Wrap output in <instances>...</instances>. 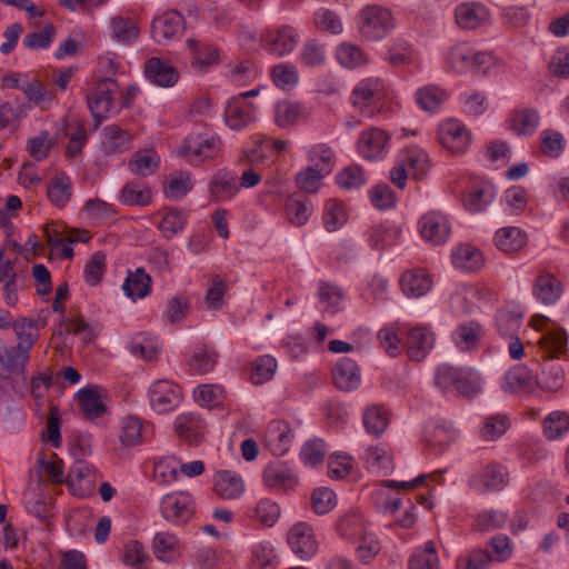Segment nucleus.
Wrapping results in <instances>:
<instances>
[{
  "label": "nucleus",
  "mask_w": 569,
  "mask_h": 569,
  "mask_svg": "<svg viewBox=\"0 0 569 569\" xmlns=\"http://www.w3.org/2000/svg\"><path fill=\"white\" fill-rule=\"evenodd\" d=\"M47 196L53 206L64 208L72 197L70 177L63 172L54 174L49 181Z\"/></svg>",
  "instance_id": "nucleus-35"
},
{
  "label": "nucleus",
  "mask_w": 569,
  "mask_h": 569,
  "mask_svg": "<svg viewBox=\"0 0 569 569\" xmlns=\"http://www.w3.org/2000/svg\"><path fill=\"white\" fill-rule=\"evenodd\" d=\"M490 18L487 8L476 1L462 2L455 9V21L462 30H475Z\"/></svg>",
  "instance_id": "nucleus-15"
},
{
  "label": "nucleus",
  "mask_w": 569,
  "mask_h": 569,
  "mask_svg": "<svg viewBox=\"0 0 569 569\" xmlns=\"http://www.w3.org/2000/svg\"><path fill=\"white\" fill-rule=\"evenodd\" d=\"M184 29V18L178 11H167L153 19L151 33L156 42L162 44L180 36Z\"/></svg>",
  "instance_id": "nucleus-14"
},
{
  "label": "nucleus",
  "mask_w": 569,
  "mask_h": 569,
  "mask_svg": "<svg viewBox=\"0 0 569 569\" xmlns=\"http://www.w3.org/2000/svg\"><path fill=\"white\" fill-rule=\"evenodd\" d=\"M419 227L421 237L435 246L445 243L451 232L447 217L439 211H430L422 216Z\"/></svg>",
  "instance_id": "nucleus-13"
},
{
  "label": "nucleus",
  "mask_w": 569,
  "mask_h": 569,
  "mask_svg": "<svg viewBox=\"0 0 569 569\" xmlns=\"http://www.w3.org/2000/svg\"><path fill=\"white\" fill-rule=\"evenodd\" d=\"M144 74L150 82L162 88L173 87L179 81L176 68L157 57L146 61Z\"/></svg>",
  "instance_id": "nucleus-20"
},
{
  "label": "nucleus",
  "mask_w": 569,
  "mask_h": 569,
  "mask_svg": "<svg viewBox=\"0 0 569 569\" xmlns=\"http://www.w3.org/2000/svg\"><path fill=\"white\" fill-rule=\"evenodd\" d=\"M438 139L450 153L462 154L470 146L471 132L462 122L450 119L439 126Z\"/></svg>",
  "instance_id": "nucleus-8"
},
{
  "label": "nucleus",
  "mask_w": 569,
  "mask_h": 569,
  "mask_svg": "<svg viewBox=\"0 0 569 569\" xmlns=\"http://www.w3.org/2000/svg\"><path fill=\"white\" fill-rule=\"evenodd\" d=\"M492 199L493 192L489 186L473 188L463 197V204L468 211L477 213L483 211Z\"/></svg>",
  "instance_id": "nucleus-62"
},
{
  "label": "nucleus",
  "mask_w": 569,
  "mask_h": 569,
  "mask_svg": "<svg viewBox=\"0 0 569 569\" xmlns=\"http://www.w3.org/2000/svg\"><path fill=\"white\" fill-rule=\"evenodd\" d=\"M213 490L222 499H238L244 492V481L236 472L220 470L213 477Z\"/></svg>",
  "instance_id": "nucleus-23"
},
{
  "label": "nucleus",
  "mask_w": 569,
  "mask_h": 569,
  "mask_svg": "<svg viewBox=\"0 0 569 569\" xmlns=\"http://www.w3.org/2000/svg\"><path fill=\"white\" fill-rule=\"evenodd\" d=\"M539 346L542 357L553 359L560 357L567 347V333L563 328L548 329L540 338Z\"/></svg>",
  "instance_id": "nucleus-40"
},
{
  "label": "nucleus",
  "mask_w": 569,
  "mask_h": 569,
  "mask_svg": "<svg viewBox=\"0 0 569 569\" xmlns=\"http://www.w3.org/2000/svg\"><path fill=\"white\" fill-rule=\"evenodd\" d=\"M408 569H440L436 543L429 540L416 548L408 560Z\"/></svg>",
  "instance_id": "nucleus-39"
},
{
  "label": "nucleus",
  "mask_w": 569,
  "mask_h": 569,
  "mask_svg": "<svg viewBox=\"0 0 569 569\" xmlns=\"http://www.w3.org/2000/svg\"><path fill=\"white\" fill-rule=\"evenodd\" d=\"M400 286L406 296L419 298L431 289L432 281L422 269L408 270L401 276Z\"/></svg>",
  "instance_id": "nucleus-33"
},
{
  "label": "nucleus",
  "mask_w": 569,
  "mask_h": 569,
  "mask_svg": "<svg viewBox=\"0 0 569 569\" xmlns=\"http://www.w3.org/2000/svg\"><path fill=\"white\" fill-rule=\"evenodd\" d=\"M362 423L370 436L381 437L390 423L388 409L381 405L368 406L362 415Z\"/></svg>",
  "instance_id": "nucleus-32"
},
{
  "label": "nucleus",
  "mask_w": 569,
  "mask_h": 569,
  "mask_svg": "<svg viewBox=\"0 0 569 569\" xmlns=\"http://www.w3.org/2000/svg\"><path fill=\"white\" fill-rule=\"evenodd\" d=\"M180 389L168 380H158L149 388L151 408L158 413L173 410L180 402Z\"/></svg>",
  "instance_id": "nucleus-12"
},
{
  "label": "nucleus",
  "mask_w": 569,
  "mask_h": 569,
  "mask_svg": "<svg viewBox=\"0 0 569 569\" xmlns=\"http://www.w3.org/2000/svg\"><path fill=\"white\" fill-rule=\"evenodd\" d=\"M193 188L191 173L188 171H178L170 176L166 187L164 194L169 199H179L186 196Z\"/></svg>",
  "instance_id": "nucleus-51"
},
{
  "label": "nucleus",
  "mask_w": 569,
  "mask_h": 569,
  "mask_svg": "<svg viewBox=\"0 0 569 569\" xmlns=\"http://www.w3.org/2000/svg\"><path fill=\"white\" fill-rule=\"evenodd\" d=\"M129 349L133 356L147 361L153 360L159 352L157 342L149 335L143 332L136 333L131 338Z\"/></svg>",
  "instance_id": "nucleus-50"
},
{
  "label": "nucleus",
  "mask_w": 569,
  "mask_h": 569,
  "mask_svg": "<svg viewBox=\"0 0 569 569\" xmlns=\"http://www.w3.org/2000/svg\"><path fill=\"white\" fill-rule=\"evenodd\" d=\"M415 99L422 110L437 112L448 99V92L437 84H426L416 91Z\"/></svg>",
  "instance_id": "nucleus-36"
},
{
  "label": "nucleus",
  "mask_w": 569,
  "mask_h": 569,
  "mask_svg": "<svg viewBox=\"0 0 569 569\" xmlns=\"http://www.w3.org/2000/svg\"><path fill=\"white\" fill-rule=\"evenodd\" d=\"M186 224V214L176 208H170L166 211L160 220L158 228L163 237L172 238L179 233Z\"/></svg>",
  "instance_id": "nucleus-63"
},
{
  "label": "nucleus",
  "mask_w": 569,
  "mask_h": 569,
  "mask_svg": "<svg viewBox=\"0 0 569 569\" xmlns=\"http://www.w3.org/2000/svg\"><path fill=\"white\" fill-rule=\"evenodd\" d=\"M562 291V282L551 273H542L535 279L532 293L543 305L556 303Z\"/></svg>",
  "instance_id": "nucleus-25"
},
{
  "label": "nucleus",
  "mask_w": 569,
  "mask_h": 569,
  "mask_svg": "<svg viewBox=\"0 0 569 569\" xmlns=\"http://www.w3.org/2000/svg\"><path fill=\"white\" fill-rule=\"evenodd\" d=\"M121 560L133 569H147L150 558L141 542L130 540L123 546Z\"/></svg>",
  "instance_id": "nucleus-52"
},
{
  "label": "nucleus",
  "mask_w": 569,
  "mask_h": 569,
  "mask_svg": "<svg viewBox=\"0 0 569 569\" xmlns=\"http://www.w3.org/2000/svg\"><path fill=\"white\" fill-rule=\"evenodd\" d=\"M120 200L126 206H149L152 201L151 189L140 182L131 181L123 186Z\"/></svg>",
  "instance_id": "nucleus-44"
},
{
  "label": "nucleus",
  "mask_w": 569,
  "mask_h": 569,
  "mask_svg": "<svg viewBox=\"0 0 569 569\" xmlns=\"http://www.w3.org/2000/svg\"><path fill=\"white\" fill-rule=\"evenodd\" d=\"M398 159L408 169L410 177L415 179L423 177L429 170L428 154L420 148H408L400 153Z\"/></svg>",
  "instance_id": "nucleus-38"
},
{
  "label": "nucleus",
  "mask_w": 569,
  "mask_h": 569,
  "mask_svg": "<svg viewBox=\"0 0 569 569\" xmlns=\"http://www.w3.org/2000/svg\"><path fill=\"white\" fill-rule=\"evenodd\" d=\"M284 211L287 220L296 227L305 226L312 214L311 201L302 194H291L286 199Z\"/></svg>",
  "instance_id": "nucleus-31"
},
{
  "label": "nucleus",
  "mask_w": 569,
  "mask_h": 569,
  "mask_svg": "<svg viewBox=\"0 0 569 569\" xmlns=\"http://www.w3.org/2000/svg\"><path fill=\"white\" fill-rule=\"evenodd\" d=\"M332 378L341 391L356 390L361 382L360 368L355 360L343 357L336 363Z\"/></svg>",
  "instance_id": "nucleus-21"
},
{
  "label": "nucleus",
  "mask_w": 569,
  "mask_h": 569,
  "mask_svg": "<svg viewBox=\"0 0 569 569\" xmlns=\"http://www.w3.org/2000/svg\"><path fill=\"white\" fill-rule=\"evenodd\" d=\"M217 359L218 353L213 348L202 346L194 349L188 365L192 371L204 375L214 368Z\"/></svg>",
  "instance_id": "nucleus-49"
},
{
  "label": "nucleus",
  "mask_w": 569,
  "mask_h": 569,
  "mask_svg": "<svg viewBox=\"0 0 569 569\" xmlns=\"http://www.w3.org/2000/svg\"><path fill=\"white\" fill-rule=\"evenodd\" d=\"M508 481L506 468L490 463L470 479V486L479 491L500 490Z\"/></svg>",
  "instance_id": "nucleus-19"
},
{
  "label": "nucleus",
  "mask_w": 569,
  "mask_h": 569,
  "mask_svg": "<svg viewBox=\"0 0 569 569\" xmlns=\"http://www.w3.org/2000/svg\"><path fill=\"white\" fill-rule=\"evenodd\" d=\"M273 83L282 90H291L298 84L299 73L292 63L281 62L271 68Z\"/></svg>",
  "instance_id": "nucleus-53"
},
{
  "label": "nucleus",
  "mask_w": 569,
  "mask_h": 569,
  "mask_svg": "<svg viewBox=\"0 0 569 569\" xmlns=\"http://www.w3.org/2000/svg\"><path fill=\"white\" fill-rule=\"evenodd\" d=\"M222 140L214 132L190 133L183 140L180 153L191 164H201L218 158L222 151Z\"/></svg>",
  "instance_id": "nucleus-4"
},
{
  "label": "nucleus",
  "mask_w": 569,
  "mask_h": 569,
  "mask_svg": "<svg viewBox=\"0 0 569 569\" xmlns=\"http://www.w3.org/2000/svg\"><path fill=\"white\" fill-rule=\"evenodd\" d=\"M152 280L143 268H137L134 271H129L122 289L127 297L132 300L143 299L151 291Z\"/></svg>",
  "instance_id": "nucleus-34"
},
{
  "label": "nucleus",
  "mask_w": 569,
  "mask_h": 569,
  "mask_svg": "<svg viewBox=\"0 0 569 569\" xmlns=\"http://www.w3.org/2000/svg\"><path fill=\"white\" fill-rule=\"evenodd\" d=\"M531 371L526 366H515L505 376L502 389L506 392H518L530 386Z\"/></svg>",
  "instance_id": "nucleus-54"
},
{
  "label": "nucleus",
  "mask_w": 569,
  "mask_h": 569,
  "mask_svg": "<svg viewBox=\"0 0 569 569\" xmlns=\"http://www.w3.org/2000/svg\"><path fill=\"white\" fill-rule=\"evenodd\" d=\"M277 370V361L271 356H260L251 365L250 380L254 385H262L272 379Z\"/></svg>",
  "instance_id": "nucleus-55"
},
{
  "label": "nucleus",
  "mask_w": 569,
  "mask_h": 569,
  "mask_svg": "<svg viewBox=\"0 0 569 569\" xmlns=\"http://www.w3.org/2000/svg\"><path fill=\"white\" fill-rule=\"evenodd\" d=\"M94 481L96 475L93 467L83 460H78L71 466L66 480L71 488L78 486L81 489L91 488Z\"/></svg>",
  "instance_id": "nucleus-45"
},
{
  "label": "nucleus",
  "mask_w": 569,
  "mask_h": 569,
  "mask_svg": "<svg viewBox=\"0 0 569 569\" xmlns=\"http://www.w3.org/2000/svg\"><path fill=\"white\" fill-rule=\"evenodd\" d=\"M483 335L482 326L477 321L460 323L452 333V340L460 351H471L478 348Z\"/></svg>",
  "instance_id": "nucleus-28"
},
{
  "label": "nucleus",
  "mask_w": 569,
  "mask_h": 569,
  "mask_svg": "<svg viewBox=\"0 0 569 569\" xmlns=\"http://www.w3.org/2000/svg\"><path fill=\"white\" fill-rule=\"evenodd\" d=\"M208 191L216 202L232 200L240 192L237 173L228 168L218 169L209 180Z\"/></svg>",
  "instance_id": "nucleus-10"
},
{
  "label": "nucleus",
  "mask_w": 569,
  "mask_h": 569,
  "mask_svg": "<svg viewBox=\"0 0 569 569\" xmlns=\"http://www.w3.org/2000/svg\"><path fill=\"white\" fill-rule=\"evenodd\" d=\"M160 511L167 521L182 526L193 515V499L189 493L182 491L168 493L161 500Z\"/></svg>",
  "instance_id": "nucleus-7"
},
{
  "label": "nucleus",
  "mask_w": 569,
  "mask_h": 569,
  "mask_svg": "<svg viewBox=\"0 0 569 569\" xmlns=\"http://www.w3.org/2000/svg\"><path fill=\"white\" fill-rule=\"evenodd\" d=\"M387 99V87L379 77H366L352 89L349 101L362 116L371 118L378 114Z\"/></svg>",
  "instance_id": "nucleus-2"
},
{
  "label": "nucleus",
  "mask_w": 569,
  "mask_h": 569,
  "mask_svg": "<svg viewBox=\"0 0 569 569\" xmlns=\"http://www.w3.org/2000/svg\"><path fill=\"white\" fill-rule=\"evenodd\" d=\"M174 430L178 437L189 445H198L203 439L206 423L198 415L184 412L177 416Z\"/></svg>",
  "instance_id": "nucleus-18"
},
{
  "label": "nucleus",
  "mask_w": 569,
  "mask_h": 569,
  "mask_svg": "<svg viewBox=\"0 0 569 569\" xmlns=\"http://www.w3.org/2000/svg\"><path fill=\"white\" fill-rule=\"evenodd\" d=\"M299 58L309 68L323 66L327 59L325 44L317 40L306 41L300 49Z\"/></svg>",
  "instance_id": "nucleus-58"
},
{
  "label": "nucleus",
  "mask_w": 569,
  "mask_h": 569,
  "mask_svg": "<svg viewBox=\"0 0 569 569\" xmlns=\"http://www.w3.org/2000/svg\"><path fill=\"white\" fill-rule=\"evenodd\" d=\"M452 263L457 269L472 272L483 264L482 253L470 244H461L452 250Z\"/></svg>",
  "instance_id": "nucleus-37"
},
{
  "label": "nucleus",
  "mask_w": 569,
  "mask_h": 569,
  "mask_svg": "<svg viewBox=\"0 0 569 569\" xmlns=\"http://www.w3.org/2000/svg\"><path fill=\"white\" fill-rule=\"evenodd\" d=\"M540 117L536 109L515 110L510 117L511 129L519 136H531L539 126Z\"/></svg>",
  "instance_id": "nucleus-43"
},
{
  "label": "nucleus",
  "mask_w": 569,
  "mask_h": 569,
  "mask_svg": "<svg viewBox=\"0 0 569 569\" xmlns=\"http://www.w3.org/2000/svg\"><path fill=\"white\" fill-rule=\"evenodd\" d=\"M256 106L241 98H232L224 110V122L232 130H241L256 120Z\"/></svg>",
  "instance_id": "nucleus-16"
},
{
  "label": "nucleus",
  "mask_w": 569,
  "mask_h": 569,
  "mask_svg": "<svg viewBox=\"0 0 569 569\" xmlns=\"http://www.w3.org/2000/svg\"><path fill=\"white\" fill-rule=\"evenodd\" d=\"M291 430L282 420L271 421L266 430L264 440L268 449L276 456L286 453L291 445Z\"/></svg>",
  "instance_id": "nucleus-24"
},
{
  "label": "nucleus",
  "mask_w": 569,
  "mask_h": 569,
  "mask_svg": "<svg viewBox=\"0 0 569 569\" xmlns=\"http://www.w3.org/2000/svg\"><path fill=\"white\" fill-rule=\"evenodd\" d=\"M131 134L117 124L103 128L102 148L108 156L128 151L131 148Z\"/></svg>",
  "instance_id": "nucleus-30"
},
{
  "label": "nucleus",
  "mask_w": 569,
  "mask_h": 569,
  "mask_svg": "<svg viewBox=\"0 0 569 569\" xmlns=\"http://www.w3.org/2000/svg\"><path fill=\"white\" fill-rule=\"evenodd\" d=\"M510 426V420L505 415H492L485 419L480 428V438L485 441H495L506 433Z\"/></svg>",
  "instance_id": "nucleus-57"
},
{
  "label": "nucleus",
  "mask_w": 569,
  "mask_h": 569,
  "mask_svg": "<svg viewBox=\"0 0 569 569\" xmlns=\"http://www.w3.org/2000/svg\"><path fill=\"white\" fill-rule=\"evenodd\" d=\"M110 30L112 37L121 43L130 44L139 37V28L130 19L122 16L111 18Z\"/></svg>",
  "instance_id": "nucleus-46"
},
{
  "label": "nucleus",
  "mask_w": 569,
  "mask_h": 569,
  "mask_svg": "<svg viewBox=\"0 0 569 569\" xmlns=\"http://www.w3.org/2000/svg\"><path fill=\"white\" fill-rule=\"evenodd\" d=\"M117 89L118 84L114 80L103 79L87 93V103L97 124L114 109L113 93Z\"/></svg>",
  "instance_id": "nucleus-6"
},
{
  "label": "nucleus",
  "mask_w": 569,
  "mask_h": 569,
  "mask_svg": "<svg viewBox=\"0 0 569 569\" xmlns=\"http://www.w3.org/2000/svg\"><path fill=\"white\" fill-rule=\"evenodd\" d=\"M391 12L380 6H367L359 16L358 29L361 36L369 41H379L393 29Z\"/></svg>",
  "instance_id": "nucleus-5"
},
{
  "label": "nucleus",
  "mask_w": 569,
  "mask_h": 569,
  "mask_svg": "<svg viewBox=\"0 0 569 569\" xmlns=\"http://www.w3.org/2000/svg\"><path fill=\"white\" fill-rule=\"evenodd\" d=\"M14 333L19 340L16 347L0 348V377L2 370L9 373H18L27 379V363L30 350L38 339L37 329L30 319L21 318L13 323Z\"/></svg>",
  "instance_id": "nucleus-1"
},
{
  "label": "nucleus",
  "mask_w": 569,
  "mask_h": 569,
  "mask_svg": "<svg viewBox=\"0 0 569 569\" xmlns=\"http://www.w3.org/2000/svg\"><path fill=\"white\" fill-rule=\"evenodd\" d=\"M78 405L83 417L87 419H97L106 412V406L96 387H86L78 391Z\"/></svg>",
  "instance_id": "nucleus-41"
},
{
  "label": "nucleus",
  "mask_w": 569,
  "mask_h": 569,
  "mask_svg": "<svg viewBox=\"0 0 569 569\" xmlns=\"http://www.w3.org/2000/svg\"><path fill=\"white\" fill-rule=\"evenodd\" d=\"M159 164V158L149 150L137 151L129 161L131 172L139 176H149L153 173Z\"/></svg>",
  "instance_id": "nucleus-61"
},
{
  "label": "nucleus",
  "mask_w": 569,
  "mask_h": 569,
  "mask_svg": "<svg viewBox=\"0 0 569 569\" xmlns=\"http://www.w3.org/2000/svg\"><path fill=\"white\" fill-rule=\"evenodd\" d=\"M287 541L291 551L301 559L311 558L318 550L313 528L306 521L297 522L289 529Z\"/></svg>",
  "instance_id": "nucleus-9"
},
{
  "label": "nucleus",
  "mask_w": 569,
  "mask_h": 569,
  "mask_svg": "<svg viewBox=\"0 0 569 569\" xmlns=\"http://www.w3.org/2000/svg\"><path fill=\"white\" fill-rule=\"evenodd\" d=\"M229 80L237 86H244L256 79V69L251 61L243 60L227 64Z\"/></svg>",
  "instance_id": "nucleus-64"
},
{
  "label": "nucleus",
  "mask_w": 569,
  "mask_h": 569,
  "mask_svg": "<svg viewBox=\"0 0 569 569\" xmlns=\"http://www.w3.org/2000/svg\"><path fill=\"white\" fill-rule=\"evenodd\" d=\"M280 506L269 498L259 500L251 510V517L266 527H272L280 518Z\"/></svg>",
  "instance_id": "nucleus-56"
},
{
  "label": "nucleus",
  "mask_w": 569,
  "mask_h": 569,
  "mask_svg": "<svg viewBox=\"0 0 569 569\" xmlns=\"http://www.w3.org/2000/svg\"><path fill=\"white\" fill-rule=\"evenodd\" d=\"M299 37L296 28L288 24L280 26L266 36L267 49L278 57H283L296 48Z\"/></svg>",
  "instance_id": "nucleus-17"
},
{
  "label": "nucleus",
  "mask_w": 569,
  "mask_h": 569,
  "mask_svg": "<svg viewBox=\"0 0 569 569\" xmlns=\"http://www.w3.org/2000/svg\"><path fill=\"white\" fill-rule=\"evenodd\" d=\"M270 159L271 154H269V150H266L264 137L254 136L252 146L242 150L239 161L250 166H260Z\"/></svg>",
  "instance_id": "nucleus-59"
},
{
  "label": "nucleus",
  "mask_w": 569,
  "mask_h": 569,
  "mask_svg": "<svg viewBox=\"0 0 569 569\" xmlns=\"http://www.w3.org/2000/svg\"><path fill=\"white\" fill-rule=\"evenodd\" d=\"M389 140L387 131L371 127L360 133L357 142L358 152L368 160L381 158L388 151Z\"/></svg>",
  "instance_id": "nucleus-11"
},
{
  "label": "nucleus",
  "mask_w": 569,
  "mask_h": 569,
  "mask_svg": "<svg viewBox=\"0 0 569 569\" xmlns=\"http://www.w3.org/2000/svg\"><path fill=\"white\" fill-rule=\"evenodd\" d=\"M188 47L193 51L191 67L198 71H206L220 62L219 50L208 43H203L193 38L187 40Z\"/></svg>",
  "instance_id": "nucleus-29"
},
{
  "label": "nucleus",
  "mask_w": 569,
  "mask_h": 569,
  "mask_svg": "<svg viewBox=\"0 0 569 569\" xmlns=\"http://www.w3.org/2000/svg\"><path fill=\"white\" fill-rule=\"evenodd\" d=\"M336 57L339 63L348 69L365 67L370 61L367 52L349 42H342L337 47Z\"/></svg>",
  "instance_id": "nucleus-42"
},
{
  "label": "nucleus",
  "mask_w": 569,
  "mask_h": 569,
  "mask_svg": "<svg viewBox=\"0 0 569 569\" xmlns=\"http://www.w3.org/2000/svg\"><path fill=\"white\" fill-rule=\"evenodd\" d=\"M26 98L36 106L50 104L56 94L52 90L47 89L44 83L37 77L29 76L26 86L23 87Z\"/></svg>",
  "instance_id": "nucleus-47"
},
{
  "label": "nucleus",
  "mask_w": 569,
  "mask_h": 569,
  "mask_svg": "<svg viewBox=\"0 0 569 569\" xmlns=\"http://www.w3.org/2000/svg\"><path fill=\"white\" fill-rule=\"evenodd\" d=\"M416 51L412 46L406 41L393 42L387 51V61L392 67H402L413 63Z\"/></svg>",
  "instance_id": "nucleus-60"
},
{
  "label": "nucleus",
  "mask_w": 569,
  "mask_h": 569,
  "mask_svg": "<svg viewBox=\"0 0 569 569\" xmlns=\"http://www.w3.org/2000/svg\"><path fill=\"white\" fill-rule=\"evenodd\" d=\"M367 469L372 471L392 469V456L385 446H370L362 456Z\"/></svg>",
  "instance_id": "nucleus-48"
},
{
  "label": "nucleus",
  "mask_w": 569,
  "mask_h": 569,
  "mask_svg": "<svg viewBox=\"0 0 569 569\" xmlns=\"http://www.w3.org/2000/svg\"><path fill=\"white\" fill-rule=\"evenodd\" d=\"M263 483L269 489L287 491L297 486L298 479L286 465H269L262 473Z\"/></svg>",
  "instance_id": "nucleus-27"
},
{
  "label": "nucleus",
  "mask_w": 569,
  "mask_h": 569,
  "mask_svg": "<svg viewBox=\"0 0 569 569\" xmlns=\"http://www.w3.org/2000/svg\"><path fill=\"white\" fill-rule=\"evenodd\" d=\"M435 343L433 333L423 326L412 328L408 333L407 353L410 360L421 361L426 358Z\"/></svg>",
  "instance_id": "nucleus-22"
},
{
  "label": "nucleus",
  "mask_w": 569,
  "mask_h": 569,
  "mask_svg": "<svg viewBox=\"0 0 569 569\" xmlns=\"http://www.w3.org/2000/svg\"><path fill=\"white\" fill-rule=\"evenodd\" d=\"M495 246L505 253H516L528 243L527 233L518 227H503L496 231Z\"/></svg>",
  "instance_id": "nucleus-26"
},
{
  "label": "nucleus",
  "mask_w": 569,
  "mask_h": 569,
  "mask_svg": "<svg viewBox=\"0 0 569 569\" xmlns=\"http://www.w3.org/2000/svg\"><path fill=\"white\" fill-rule=\"evenodd\" d=\"M446 59L449 69L457 73L483 71L495 63L490 52L479 51L467 41H460L450 47Z\"/></svg>",
  "instance_id": "nucleus-3"
}]
</instances>
